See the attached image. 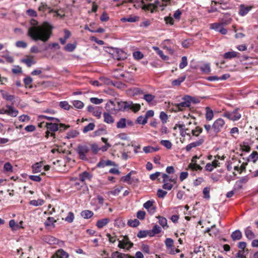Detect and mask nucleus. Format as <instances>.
I'll return each instance as SVG.
<instances>
[{
	"label": "nucleus",
	"instance_id": "1",
	"mask_svg": "<svg viewBox=\"0 0 258 258\" xmlns=\"http://www.w3.org/2000/svg\"><path fill=\"white\" fill-rule=\"evenodd\" d=\"M31 27H29L27 35L33 40H41L44 42L47 41L52 34V27L47 22H44L38 25V22L32 19L30 21Z\"/></svg>",
	"mask_w": 258,
	"mask_h": 258
},
{
	"label": "nucleus",
	"instance_id": "2",
	"mask_svg": "<svg viewBox=\"0 0 258 258\" xmlns=\"http://www.w3.org/2000/svg\"><path fill=\"white\" fill-rule=\"evenodd\" d=\"M132 103L130 101H109L106 105V109L111 113H116L119 111L128 110Z\"/></svg>",
	"mask_w": 258,
	"mask_h": 258
},
{
	"label": "nucleus",
	"instance_id": "3",
	"mask_svg": "<svg viewBox=\"0 0 258 258\" xmlns=\"http://www.w3.org/2000/svg\"><path fill=\"white\" fill-rule=\"evenodd\" d=\"M192 97L190 96H185L182 98V101L179 103L173 104L172 110L175 112L183 110L190 106Z\"/></svg>",
	"mask_w": 258,
	"mask_h": 258
},
{
	"label": "nucleus",
	"instance_id": "4",
	"mask_svg": "<svg viewBox=\"0 0 258 258\" xmlns=\"http://www.w3.org/2000/svg\"><path fill=\"white\" fill-rule=\"evenodd\" d=\"M225 126V122L222 118H219L216 119L212 125V130H213V136L215 137L218 136V134L222 131Z\"/></svg>",
	"mask_w": 258,
	"mask_h": 258
},
{
	"label": "nucleus",
	"instance_id": "5",
	"mask_svg": "<svg viewBox=\"0 0 258 258\" xmlns=\"http://www.w3.org/2000/svg\"><path fill=\"white\" fill-rule=\"evenodd\" d=\"M90 151V147L86 144L79 145L76 151L81 160H87V154Z\"/></svg>",
	"mask_w": 258,
	"mask_h": 258
},
{
	"label": "nucleus",
	"instance_id": "6",
	"mask_svg": "<svg viewBox=\"0 0 258 258\" xmlns=\"http://www.w3.org/2000/svg\"><path fill=\"white\" fill-rule=\"evenodd\" d=\"M112 57L118 60H124L127 57V54L122 50L116 48L112 54Z\"/></svg>",
	"mask_w": 258,
	"mask_h": 258
},
{
	"label": "nucleus",
	"instance_id": "7",
	"mask_svg": "<svg viewBox=\"0 0 258 258\" xmlns=\"http://www.w3.org/2000/svg\"><path fill=\"white\" fill-rule=\"evenodd\" d=\"M58 122H54L46 123V127L47 130L51 132L50 136L55 138V134L54 132L59 130L58 124L57 123Z\"/></svg>",
	"mask_w": 258,
	"mask_h": 258
},
{
	"label": "nucleus",
	"instance_id": "8",
	"mask_svg": "<svg viewBox=\"0 0 258 258\" xmlns=\"http://www.w3.org/2000/svg\"><path fill=\"white\" fill-rule=\"evenodd\" d=\"M230 22L231 19H229V20H226L225 22L222 21L220 23H214L211 24L210 28L211 29H214L218 32H219V30L221 28H222L223 25H227L230 23Z\"/></svg>",
	"mask_w": 258,
	"mask_h": 258
},
{
	"label": "nucleus",
	"instance_id": "9",
	"mask_svg": "<svg viewBox=\"0 0 258 258\" xmlns=\"http://www.w3.org/2000/svg\"><path fill=\"white\" fill-rule=\"evenodd\" d=\"M154 201H148L146 203L144 204V207L147 209L148 212L153 214L155 212L156 208L153 205Z\"/></svg>",
	"mask_w": 258,
	"mask_h": 258
},
{
	"label": "nucleus",
	"instance_id": "10",
	"mask_svg": "<svg viewBox=\"0 0 258 258\" xmlns=\"http://www.w3.org/2000/svg\"><path fill=\"white\" fill-rule=\"evenodd\" d=\"M252 7L251 6L245 7L243 4H241L239 6V15L241 16H245L252 9Z\"/></svg>",
	"mask_w": 258,
	"mask_h": 258
},
{
	"label": "nucleus",
	"instance_id": "11",
	"mask_svg": "<svg viewBox=\"0 0 258 258\" xmlns=\"http://www.w3.org/2000/svg\"><path fill=\"white\" fill-rule=\"evenodd\" d=\"M6 114L12 117H16L18 114V110L15 109L11 105H6Z\"/></svg>",
	"mask_w": 258,
	"mask_h": 258
},
{
	"label": "nucleus",
	"instance_id": "12",
	"mask_svg": "<svg viewBox=\"0 0 258 258\" xmlns=\"http://www.w3.org/2000/svg\"><path fill=\"white\" fill-rule=\"evenodd\" d=\"M43 240L49 244H57L58 242V239L50 235L44 236Z\"/></svg>",
	"mask_w": 258,
	"mask_h": 258
},
{
	"label": "nucleus",
	"instance_id": "13",
	"mask_svg": "<svg viewBox=\"0 0 258 258\" xmlns=\"http://www.w3.org/2000/svg\"><path fill=\"white\" fill-rule=\"evenodd\" d=\"M69 254L62 249L57 250L52 258H68Z\"/></svg>",
	"mask_w": 258,
	"mask_h": 258
},
{
	"label": "nucleus",
	"instance_id": "14",
	"mask_svg": "<svg viewBox=\"0 0 258 258\" xmlns=\"http://www.w3.org/2000/svg\"><path fill=\"white\" fill-rule=\"evenodd\" d=\"M128 2L134 4V6L136 9L142 8V9L144 10V6H147V4H145L143 0H128Z\"/></svg>",
	"mask_w": 258,
	"mask_h": 258
},
{
	"label": "nucleus",
	"instance_id": "15",
	"mask_svg": "<svg viewBox=\"0 0 258 258\" xmlns=\"http://www.w3.org/2000/svg\"><path fill=\"white\" fill-rule=\"evenodd\" d=\"M21 62L25 63L28 67H30L36 63L32 56H27V58L21 59Z\"/></svg>",
	"mask_w": 258,
	"mask_h": 258
},
{
	"label": "nucleus",
	"instance_id": "16",
	"mask_svg": "<svg viewBox=\"0 0 258 258\" xmlns=\"http://www.w3.org/2000/svg\"><path fill=\"white\" fill-rule=\"evenodd\" d=\"M104 121L107 123H112L114 121L113 117L108 112L103 113Z\"/></svg>",
	"mask_w": 258,
	"mask_h": 258
},
{
	"label": "nucleus",
	"instance_id": "17",
	"mask_svg": "<svg viewBox=\"0 0 258 258\" xmlns=\"http://www.w3.org/2000/svg\"><path fill=\"white\" fill-rule=\"evenodd\" d=\"M231 236L233 240H238L241 238L242 234L240 230H236L232 233Z\"/></svg>",
	"mask_w": 258,
	"mask_h": 258
},
{
	"label": "nucleus",
	"instance_id": "18",
	"mask_svg": "<svg viewBox=\"0 0 258 258\" xmlns=\"http://www.w3.org/2000/svg\"><path fill=\"white\" fill-rule=\"evenodd\" d=\"M139 20V17L137 16H130L128 17H123L120 19V21L123 22H135Z\"/></svg>",
	"mask_w": 258,
	"mask_h": 258
},
{
	"label": "nucleus",
	"instance_id": "19",
	"mask_svg": "<svg viewBox=\"0 0 258 258\" xmlns=\"http://www.w3.org/2000/svg\"><path fill=\"white\" fill-rule=\"evenodd\" d=\"M206 119L207 120H211L214 117V113L213 110L209 107H206Z\"/></svg>",
	"mask_w": 258,
	"mask_h": 258
},
{
	"label": "nucleus",
	"instance_id": "20",
	"mask_svg": "<svg viewBox=\"0 0 258 258\" xmlns=\"http://www.w3.org/2000/svg\"><path fill=\"white\" fill-rule=\"evenodd\" d=\"M4 99L11 101L15 99V96L10 95L7 92L1 90L0 91Z\"/></svg>",
	"mask_w": 258,
	"mask_h": 258
},
{
	"label": "nucleus",
	"instance_id": "21",
	"mask_svg": "<svg viewBox=\"0 0 258 258\" xmlns=\"http://www.w3.org/2000/svg\"><path fill=\"white\" fill-rule=\"evenodd\" d=\"M109 222V219L108 218H104L98 220L97 222L96 226L99 228H102L105 225H106Z\"/></svg>",
	"mask_w": 258,
	"mask_h": 258
},
{
	"label": "nucleus",
	"instance_id": "22",
	"mask_svg": "<svg viewBox=\"0 0 258 258\" xmlns=\"http://www.w3.org/2000/svg\"><path fill=\"white\" fill-rule=\"evenodd\" d=\"M157 218L159 220V223L164 229L168 228L167 219L162 216H158Z\"/></svg>",
	"mask_w": 258,
	"mask_h": 258
},
{
	"label": "nucleus",
	"instance_id": "23",
	"mask_svg": "<svg viewBox=\"0 0 258 258\" xmlns=\"http://www.w3.org/2000/svg\"><path fill=\"white\" fill-rule=\"evenodd\" d=\"M238 54H239V53L237 52L229 51L224 53V57L226 59H231L238 56Z\"/></svg>",
	"mask_w": 258,
	"mask_h": 258
},
{
	"label": "nucleus",
	"instance_id": "24",
	"mask_svg": "<svg viewBox=\"0 0 258 258\" xmlns=\"http://www.w3.org/2000/svg\"><path fill=\"white\" fill-rule=\"evenodd\" d=\"M79 177L80 180L84 182L86 179H90L92 176L89 172L85 171L80 174Z\"/></svg>",
	"mask_w": 258,
	"mask_h": 258
},
{
	"label": "nucleus",
	"instance_id": "25",
	"mask_svg": "<svg viewBox=\"0 0 258 258\" xmlns=\"http://www.w3.org/2000/svg\"><path fill=\"white\" fill-rule=\"evenodd\" d=\"M126 126V119L121 118L116 123V127L118 128H124Z\"/></svg>",
	"mask_w": 258,
	"mask_h": 258
},
{
	"label": "nucleus",
	"instance_id": "26",
	"mask_svg": "<svg viewBox=\"0 0 258 258\" xmlns=\"http://www.w3.org/2000/svg\"><path fill=\"white\" fill-rule=\"evenodd\" d=\"M93 212L90 210H84L81 213V216L84 219L90 218L93 216Z\"/></svg>",
	"mask_w": 258,
	"mask_h": 258
},
{
	"label": "nucleus",
	"instance_id": "27",
	"mask_svg": "<svg viewBox=\"0 0 258 258\" xmlns=\"http://www.w3.org/2000/svg\"><path fill=\"white\" fill-rule=\"evenodd\" d=\"M42 167L41 162H37L32 166V169L33 173L40 172Z\"/></svg>",
	"mask_w": 258,
	"mask_h": 258
},
{
	"label": "nucleus",
	"instance_id": "28",
	"mask_svg": "<svg viewBox=\"0 0 258 258\" xmlns=\"http://www.w3.org/2000/svg\"><path fill=\"white\" fill-rule=\"evenodd\" d=\"M47 10H49V13H52V11H53V9H51L50 7H49L46 4L44 3H41V5L38 8V10L42 12H45Z\"/></svg>",
	"mask_w": 258,
	"mask_h": 258
},
{
	"label": "nucleus",
	"instance_id": "29",
	"mask_svg": "<svg viewBox=\"0 0 258 258\" xmlns=\"http://www.w3.org/2000/svg\"><path fill=\"white\" fill-rule=\"evenodd\" d=\"M258 159V153L256 151L253 152L248 157L247 161H252L255 163Z\"/></svg>",
	"mask_w": 258,
	"mask_h": 258
},
{
	"label": "nucleus",
	"instance_id": "30",
	"mask_svg": "<svg viewBox=\"0 0 258 258\" xmlns=\"http://www.w3.org/2000/svg\"><path fill=\"white\" fill-rule=\"evenodd\" d=\"M245 235L248 239H252L255 237L254 233L249 228H247L245 230Z\"/></svg>",
	"mask_w": 258,
	"mask_h": 258
},
{
	"label": "nucleus",
	"instance_id": "31",
	"mask_svg": "<svg viewBox=\"0 0 258 258\" xmlns=\"http://www.w3.org/2000/svg\"><path fill=\"white\" fill-rule=\"evenodd\" d=\"M186 78L185 76H183L178 78L177 79L174 80L172 81V85L174 86H179L182 82H183Z\"/></svg>",
	"mask_w": 258,
	"mask_h": 258
},
{
	"label": "nucleus",
	"instance_id": "32",
	"mask_svg": "<svg viewBox=\"0 0 258 258\" xmlns=\"http://www.w3.org/2000/svg\"><path fill=\"white\" fill-rule=\"evenodd\" d=\"M203 132V129L200 126H196L195 129L191 131V133L192 136L198 137L200 134Z\"/></svg>",
	"mask_w": 258,
	"mask_h": 258
},
{
	"label": "nucleus",
	"instance_id": "33",
	"mask_svg": "<svg viewBox=\"0 0 258 258\" xmlns=\"http://www.w3.org/2000/svg\"><path fill=\"white\" fill-rule=\"evenodd\" d=\"M95 125L94 123H90L87 125L85 126L83 130V132L84 133H87L89 131H93L95 128Z\"/></svg>",
	"mask_w": 258,
	"mask_h": 258
},
{
	"label": "nucleus",
	"instance_id": "34",
	"mask_svg": "<svg viewBox=\"0 0 258 258\" xmlns=\"http://www.w3.org/2000/svg\"><path fill=\"white\" fill-rule=\"evenodd\" d=\"M44 201L41 199L34 200L30 201L29 204L34 206H41L43 204Z\"/></svg>",
	"mask_w": 258,
	"mask_h": 258
},
{
	"label": "nucleus",
	"instance_id": "35",
	"mask_svg": "<svg viewBox=\"0 0 258 258\" xmlns=\"http://www.w3.org/2000/svg\"><path fill=\"white\" fill-rule=\"evenodd\" d=\"M72 104L77 109H82L84 106L83 102L80 100H74L72 102Z\"/></svg>",
	"mask_w": 258,
	"mask_h": 258
},
{
	"label": "nucleus",
	"instance_id": "36",
	"mask_svg": "<svg viewBox=\"0 0 258 258\" xmlns=\"http://www.w3.org/2000/svg\"><path fill=\"white\" fill-rule=\"evenodd\" d=\"M79 134V132L76 130H72L68 133L67 138L68 139L74 138Z\"/></svg>",
	"mask_w": 258,
	"mask_h": 258
},
{
	"label": "nucleus",
	"instance_id": "37",
	"mask_svg": "<svg viewBox=\"0 0 258 258\" xmlns=\"http://www.w3.org/2000/svg\"><path fill=\"white\" fill-rule=\"evenodd\" d=\"M202 72L208 74L211 72V68L209 63H205L201 67Z\"/></svg>",
	"mask_w": 258,
	"mask_h": 258
},
{
	"label": "nucleus",
	"instance_id": "38",
	"mask_svg": "<svg viewBox=\"0 0 258 258\" xmlns=\"http://www.w3.org/2000/svg\"><path fill=\"white\" fill-rule=\"evenodd\" d=\"M231 120L235 121L239 119L241 117V114L237 112V109L232 112Z\"/></svg>",
	"mask_w": 258,
	"mask_h": 258
},
{
	"label": "nucleus",
	"instance_id": "39",
	"mask_svg": "<svg viewBox=\"0 0 258 258\" xmlns=\"http://www.w3.org/2000/svg\"><path fill=\"white\" fill-rule=\"evenodd\" d=\"M204 128L207 131V134H209V136L212 138L215 137V136H213L212 134H213V130L212 131L211 129H212V126H211L210 124H205L204 125Z\"/></svg>",
	"mask_w": 258,
	"mask_h": 258
},
{
	"label": "nucleus",
	"instance_id": "40",
	"mask_svg": "<svg viewBox=\"0 0 258 258\" xmlns=\"http://www.w3.org/2000/svg\"><path fill=\"white\" fill-rule=\"evenodd\" d=\"M132 104L130 105L128 110H132L134 112L138 111L141 108V105L139 104H134L133 102L130 101Z\"/></svg>",
	"mask_w": 258,
	"mask_h": 258
},
{
	"label": "nucleus",
	"instance_id": "41",
	"mask_svg": "<svg viewBox=\"0 0 258 258\" xmlns=\"http://www.w3.org/2000/svg\"><path fill=\"white\" fill-rule=\"evenodd\" d=\"M188 168L192 169V170H201L202 169V167L200 165L197 164L196 163H190L188 165Z\"/></svg>",
	"mask_w": 258,
	"mask_h": 258
},
{
	"label": "nucleus",
	"instance_id": "42",
	"mask_svg": "<svg viewBox=\"0 0 258 258\" xmlns=\"http://www.w3.org/2000/svg\"><path fill=\"white\" fill-rule=\"evenodd\" d=\"M127 224L131 227H136L140 224V222L136 219L134 220H130L127 222Z\"/></svg>",
	"mask_w": 258,
	"mask_h": 258
},
{
	"label": "nucleus",
	"instance_id": "43",
	"mask_svg": "<svg viewBox=\"0 0 258 258\" xmlns=\"http://www.w3.org/2000/svg\"><path fill=\"white\" fill-rule=\"evenodd\" d=\"M187 65V57L183 56L181 57V61L179 65V67L180 69L184 68Z\"/></svg>",
	"mask_w": 258,
	"mask_h": 258
},
{
	"label": "nucleus",
	"instance_id": "44",
	"mask_svg": "<svg viewBox=\"0 0 258 258\" xmlns=\"http://www.w3.org/2000/svg\"><path fill=\"white\" fill-rule=\"evenodd\" d=\"M143 98L149 103H151L155 99V96L151 94H147L144 95Z\"/></svg>",
	"mask_w": 258,
	"mask_h": 258
},
{
	"label": "nucleus",
	"instance_id": "45",
	"mask_svg": "<svg viewBox=\"0 0 258 258\" xmlns=\"http://www.w3.org/2000/svg\"><path fill=\"white\" fill-rule=\"evenodd\" d=\"M160 144L167 149H170L172 147V143L169 140H161Z\"/></svg>",
	"mask_w": 258,
	"mask_h": 258
},
{
	"label": "nucleus",
	"instance_id": "46",
	"mask_svg": "<svg viewBox=\"0 0 258 258\" xmlns=\"http://www.w3.org/2000/svg\"><path fill=\"white\" fill-rule=\"evenodd\" d=\"M59 106L61 108L67 110H69L71 108V106L69 105L67 101H61L59 103Z\"/></svg>",
	"mask_w": 258,
	"mask_h": 258
},
{
	"label": "nucleus",
	"instance_id": "47",
	"mask_svg": "<svg viewBox=\"0 0 258 258\" xmlns=\"http://www.w3.org/2000/svg\"><path fill=\"white\" fill-rule=\"evenodd\" d=\"M163 178V182H166L167 181H170L175 182V179L170 178L169 175L165 173H163L162 175Z\"/></svg>",
	"mask_w": 258,
	"mask_h": 258
},
{
	"label": "nucleus",
	"instance_id": "48",
	"mask_svg": "<svg viewBox=\"0 0 258 258\" xmlns=\"http://www.w3.org/2000/svg\"><path fill=\"white\" fill-rule=\"evenodd\" d=\"M76 47V44L72 43H68L64 47V49L68 52H72L74 50Z\"/></svg>",
	"mask_w": 258,
	"mask_h": 258
},
{
	"label": "nucleus",
	"instance_id": "49",
	"mask_svg": "<svg viewBox=\"0 0 258 258\" xmlns=\"http://www.w3.org/2000/svg\"><path fill=\"white\" fill-rule=\"evenodd\" d=\"M136 122L139 124L145 125L147 122V120L145 116H140L137 118Z\"/></svg>",
	"mask_w": 258,
	"mask_h": 258
},
{
	"label": "nucleus",
	"instance_id": "50",
	"mask_svg": "<svg viewBox=\"0 0 258 258\" xmlns=\"http://www.w3.org/2000/svg\"><path fill=\"white\" fill-rule=\"evenodd\" d=\"M123 241L125 245V247H126L127 245H129L128 247L127 248V250L130 249L133 246V243L129 240V239L127 236H125L124 237V239L123 240Z\"/></svg>",
	"mask_w": 258,
	"mask_h": 258
},
{
	"label": "nucleus",
	"instance_id": "51",
	"mask_svg": "<svg viewBox=\"0 0 258 258\" xmlns=\"http://www.w3.org/2000/svg\"><path fill=\"white\" fill-rule=\"evenodd\" d=\"M133 56L135 59L139 60L143 58L144 55L141 51H137L133 53Z\"/></svg>",
	"mask_w": 258,
	"mask_h": 258
},
{
	"label": "nucleus",
	"instance_id": "52",
	"mask_svg": "<svg viewBox=\"0 0 258 258\" xmlns=\"http://www.w3.org/2000/svg\"><path fill=\"white\" fill-rule=\"evenodd\" d=\"M159 117L163 124L167 122V120L168 119V116L166 114V113H165L164 112L162 111L160 113Z\"/></svg>",
	"mask_w": 258,
	"mask_h": 258
},
{
	"label": "nucleus",
	"instance_id": "53",
	"mask_svg": "<svg viewBox=\"0 0 258 258\" xmlns=\"http://www.w3.org/2000/svg\"><path fill=\"white\" fill-rule=\"evenodd\" d=\"M56 220L54 219L53 217H48L45 222V225L46 226H49L52 225H53V224L56 222Z\"/></svg>",
	"mask_w": 258,
	"mask_h": 258
},
{
	"label": "nucleus",
	"instance_id": "54",
	"mask_svg": "<svg viewBox=\"0 0 258 258\" xmlns=\"http://www.w3.org/2000/svg\"><path fill=\"white\" fill-rule=\"evenodd\" d=\"M204 194V198L206 199H209L210 198V188L208 187H206L204 188L203 191Z\"/></svg>",
	"mask_w": 258,
	"mask_h": 258
},
{
	"label": "nucleus",
	"instance_id": "55",
	"mask_svg": "<svg viewBox=\"0 0 258 258\" xmlns=\"http://www.w3.org/2000/svg\"><path fill=\"white\" fill-rule=\"evenodd\" d=\"M74 219V214L70 212L69 213L68 216L66 217L65 220L69 223H72Z\"/></svg>",
	"mask_w": 258,
	"mask_h": 258
},
{
	"label": "nucleus",
	"instance_id": "56",
	"mask_svg": "<svg viewBox=\"0 0 258 258\" xmlns=\"http://www.w3.org/2000/svg\"><path fill=\"white\" fill-rule=\"evenodd\" d=\"M16 46L19 48H25L27 46V44L23 41H18L16 43Z\"/></svg>",
	"mask_w": 258,
	"mask_h": 258
},
{
	"label": "nucleus",
	"instance_id": "57",
	"mask_svg": "<svg viewBox=\"0 0 258 258\" xmlns=\"http://www.w3.org/2000/svg\"><path fill=\"white\" fill-rule=\"evenodd\" d=\"M52 12L54 13V17H59L60 18H63L65 16L64 13L63 12L60 13L59 10L54 11L53 10Z\"/></svg>",
	"mask_w": 258,
	"mask_h": 258
},
{
	"label": "nucleus",
	"instance_id": "58",
	"mask_svg": "<svg viewBox=\"0 0 258 258\" xmlns=\"http://www.w3.org/2000/svg\"><path fill=\"white\" fill-rule=\"evenodd\" d=\"M91 150L93 154H97L98 151L100 150L98 146L96 144H93L91 146Z\"/></svg>",
	"mask_w": 258,
	"mask_h": 258
},
{
	"label": "nucleus",
	"instance_id": "59",
	"mask_svg": "<svg viewBox=\"0 0 258 258\" xmlns=\"http://www.w3.org/2000/svg\"><path fill=\"white\" fill-rule=\"evenodd\" d=\"M167 191L163 190L161 189H159L157 190V195L159 198H163L165 197V196L167 195Z\"/></svg>",
	"mask_w": 258,
	"mask_h": 258
},
{
	"label": "nucleus",
	"instance_id": "60",
	"mask_svg": "<svg viewBox=\"0 0 258 258\" xmlns=\"http://www.w3.org/2000/svg\"><path fill=\"white\" fill-rule=\"evenodd\" d=\"M146 213L144 211H139L137 214V217L140 220H144L145 218Z\"/></svg>",
	"mask_w": 258,
	"mask_h": 258
},
{
	"label": "nucleus",
	"instance_id": "61",
	"mask_svg": "<svg viewBox=\"0 0 258 258\" xmlns=\"http://www.w3.org/2000/svg\"><path fill=\"white\" fill-rule=\"evenodd\" d=\"M90 101L95 104H99L103 102L102 99H99L98 98L92 97L90 98Z\"/></svg>",
	"mask_w": 258,
	"mask_h": 258
},
{
	"label": "nucleus",
	"instance_id": "62",
	"mask_svg": "<svg viewBox=\"0 0 258 258\" xmlns=\"http://www.w3.org/2000/svg\"><path fill=\"white\" fill-rule=\"evenodd\" d=\"M165 243L167 247H172L173 245V240L170 238H168L166 239Z\"/></svg>",
	"mask_w": 258,
	"mask_h": 258
},
{
	"label": "nucleus",
	"instance_id": "63",
	"mask_svg": "<svg viewBox=\"0 0 258 258\" xmlns=\"http://www.w3.org/2000/svg\"><path fill=\"white\" fill-rule=\"evenodd\" d=\"M4 168L5 171L8 172H12L13 170V167L12 165L9 162L5 164Z\"/></svg>",
	"mask_w": 258,
	"mask_h": 258
},
{
	"label": "nucleus",
	"instance_id": "64",
	"mask_svg": "<svg viewBox=\"0 0 258 258\" xmlns=\"http://www.w3.org/2000/svg\"><path fill=\"white\" fill-rule=\"evenodd\" d=\"M147 236V230H140L137 234V237L142 238H144Z\"/></svg>",
	"mask_w": 258,
	"mask_h": 258
}]
</instances>
